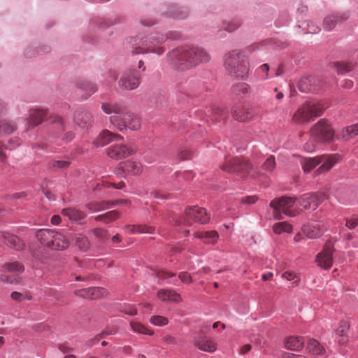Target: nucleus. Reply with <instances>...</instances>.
<instances>
[{
    "label": "nucleus",
    "instance_id": "nucleus-1",
    "mask_svg": "<svg viewBox=\"0 0 358 358\" xmlns=\"http://www.w3.org/2000/svg\"><path fill=\"white\" fill-rule=\"evenodd\" d=\"M101 108L106 114H114L110 117V122L120 131L124 133L127 129L136 131L140 129L141 123L139 117L133 113L125 111L122 106L116 103H103Z\"/></svg>",
    "mask_w": 358,
    "mask_h": 358
},
{
    "label": "nucleus",
    "instance_id": "nucleus-2",
    "mask_svg": "<svg viewBox=\"0 0 358 358\" xmlns=\"http://www.w3.org/2000/svg\"><path fill=\"white\" fill-rule=\"evenodd\" d=\"M170 57L182 69L189 68L201 62L210 60V56L202 48L196 46H185L173 50Z\"/></svg>",
    "mask_w": 358,
    "mask_h": 358
},
{
    "label": "nucleus",
    "instance_id": "nucleus-3",
    "mask_svg": "<svg viewBox=\"0 0 358 358\" xmlns=\"http://www.w3.org/2000/svg\"><path fill=\"white\" fill-rule=\"evenodd\" d=\"M329 107L323 101H308L298 108L292 117V121L296 124L307 123L322 115Z\"/></svg>",
    "mask_w": 358,
    "mask_h": 358
},
{
    "label": "nucleus",
    "instance_id": "nucleus-4",
    "mask_svg": "<svg viewBox=\"0 0 358 358\" xmlns=\"http://www.w3.org/2000/svg\"><path fill=\"white\" fill-rule=\"evenodd\" d=\"M224 67L231 76L238 78L244 79L249 73L248 61L237 50L225 55Z\"/></svg>",
    "mask_w": 358,
    "mask_h": 358
},
{
    "label": "nucleus",
    "instance_id": "nucleus-5",
    "mask_svg": "<svg viewBox=\"0 0 358 358\" xmlns=\"http://www.w3.org/2000/svg\"><path fill=\"white\" fill-rule=\"evenodd\" d=\"M167 36L164 34H156L146 36L140 38L136 43V47L132 50L134 54H144L148 52L162 55L165 51L164 47L161 46L166 39Z\"/></svg>",
    "mask_w": 358,
    "mask_h": 358
},
{
    "label": "nucleus",
    "instance_id": "nucleus-6",
    "mask_svg": "<svg viewBox=\"0 0 358 358\" xmlns=\"http://www.w3.org/2000/svg\"><path fill=\"white\" fill-rule=\"evenodd\" d=\"M296 201L295 198L282 196L280 198L274 199L270 202V207L273 209V215L278 219L282 218V214H285L289 217H294L299 211L292 209V206Z\"/></svg>",
    "mask_w": 358,
    "mask_h": 358
},
{
    "label": "nucleus",
    "instance_id": "nucleus-7",
    "mask_svg": "<svg viewBox=\"0 0 358 358\" xmlns=\"http://www.w3.org/2000/svg\"><path fill=\"white\" fill-rule=\"evenodd\" d=\"M310 136L317 142L331 143L334 140V130L328 120L321 119L312 127Z\"/></svg>",
    "mask_w": 358,
    "mask_h": 358
},
{
    "label": "nucleus",
    "instance_id": "nucleus-8",
    "mask_svg": "<svg viewBox=\"0 0 358 358\" xmlns=\"http://www.w3.org/2000/svg\"><path fill=\"white\" fill-rule=\"evenodd\" d=\"M24 271V266L19 262H7L0 268V281L8 284H18L19 275Z\"/></svg>",
    "mask_w": 358,
    "mask_h": 358
},
{
    "label": "nucleus",
    "instance_id": "nucleus-9",
    "mask_svg": "<svg viewBox=\"0 0 358 358\" xmlns=\"http://www.w3.org/2000/svg\"><path fill=\"white\" fill-rule=\"evenodd\" d=\"M210 220V216L206 210L198 206H193L186 208L185 215L176 222L177 225H190L192 221L201 224H206Z\"/></svg>",
    "mask_w": 358,
    "mask_h": 358
},
{
    "label": "nucleus",
    "instance_id": "nucleus-10",
    "mask_svg": "<svg viewBox=\"0 0 358 358\" xmlns=\"http://www.w3.org/2000/svg\"><path fill=\"white\" fill-rule=\"evenodd\" d=\"M222 169L229 173L248 174L251 177H255L256 176L251 164L248 162H242L238 157L227 159L225 164L222 165Z\"/></svg>",
    "mask_w": 358,
    "mask_h": 358
},
{
    "label": "nucleus",
    "instance_id": "nucleus-11",
    "mask_svg": "<svg viewBox=\"0 0 358 358\" xmlns=\"http://www.w3.org/2000/svg\"><path fill=\"white\" fill-rule=\"evenodd\" d=\"M141 75L136 69H129L123 73L120 80L119 86L127 90L136 89L140 84Z\"/></svg>",
    "mask_w": 358,
    "mask_h": 358
},
{
    "label": "nucleus",
    "instance_id": "nucleus-12",
    "mask_svg": "<svg viewBox=\"0 0 358 358\" xmlns=\"http://www.w3.org/2000/svg\"><path fill=\"white\" fill-rule=\"evenodd\" d=\"M108 156L113 159H121L134 153V148L130 144H115L106 149Z\"/></svg>",
    "mask_w": 358,
    "mask_h": 358
},
{
    "label": "nucleus",
    "instance_id": "nucleus-13",
    "mask_svg": "<svg viewBox=\"0 0 358 358\" xmlns=\"http://www.w3.org/2000/svg\"><path fill=\"white\" fill-rule=\"evenodd\" d=\"M322 201V195L320 194L306 193L298 199V204L303 210H315Z\"/></svg>",
    "mask_w": 358,
    "mask_h": 358
},
{
    "label": "nucleus",
    "instance_id": "nucleus-14",
    "mask_svg": "<svg viewBox=\"0 0 358 358\" xmlns=\"http://www.w3.org/2000/svg\"><path fill=\"white\" fill-rule=\"evenodd\" d=\"M334 250L332 243L331 241L326 243L323 250L316 257V262L320 267L328 269L332 266V253Z\"/></svg>",
    "mask_w": 358,
    "mask_h": 358
},
{
    "label": "nucleus",
    "instance_id": "nucleus-15",
    "mask_svg": "<svg viewBox=\"0 0 358 358\" xmlns=\"http://www.w3.org/2000/svg\"><path fill=\"white\" fill-rule=\"evenodd\" d=\"M106 290L99 287H92L87 289H83L75 291L76 296L88 299H96L106 294Z\"/></svg>",
    "mask_w": 358,
    "mask_h": 358
},
{
    "label": "nucleus",
    "instance_id": "nucleus-16",
    "mask_svg": "<svg viewBox=\"0 0 358 358\" xmlns=\"http://www.w3.org/2000/svg\"><path fill=\"white\" fill-rule=\"evenodd\" d=\"M122 139L123 136H122L121 135L114 134L108 129H105L99 134V136L94 141V144L97 147H103L109 143L110 142L120 141Z\"/></svg>",
    "mask_w": 358,
    "mask_h": 358
},
{
    "label": "nucleus",
    "instance_id": "nucleus-17",
    "mask_svg": "<svg viewBox=\"0 0 358 358\" xmlns=\"http://www.w3.org/2000/svg\"><path fill=\"white\" fill-rule=\"evenodd\" d=\"M0 243H4L16 250H21L24 247V242L17 236L2 231H0Z\"/></svg>",
    "mask_w": 358,
    "mask_h": 358
},
{
    "label": "nucleus",
    "instance_id": "nucleus-18",
    "mask_svg": "<svg viewBox=\"0 0 358 358\" xmlns=\"http://www.w3.org/2000/svg\"><path fill=\"white\" fill-rule=\"evenodd\" d=\"M321 166L315 171L316 174H321L329 171L337 162V156L331 155H322L319 156Z\"/></svg>",
    "mask_w": 358,
    "mask_h": 358
},
{
    "label": "nucleus",
    "instance_id": "nucleus-19",
    "mask_svg": "<svg viewBox=\"0 0 358 358\" xmlns=\"http://www.w3.org/2000/svg\"><path fill=\"white\" fill-rule=\"evenodd\" d=\"M194 345L200 350L208 352H213L217 348V343L214 340L206 336L196 338L195 339Z\"/></svg>",
    "mask_w": 358,
    "mask_h": 358
},
{
    "label": "nucleus",
    "instance_id": "nucleus-20",
    "mask_svg": "<svg viewBox=\"0 0 358 358\" xmlns=\"http://www.w3.org/2000/svg\"><path fill=\"white\" fill-rule=\"evenodd\" d=\"M119 166L123 173L131 176L138 175L143 171V166L140 162L131 160L122 162L120 164Z\"/></svg>",
    "mask_w": 358,
    "mask_h": 358
},
{
    "label": "nucleus",
    "instance_id": "nucleus-21",
    "mask_svg": "<svg viewBox=\"0 0 358 358\" xmlns=\"http://www.w3.org/2000/svg\"><path fill=\"white\" fill-rule=\"evenodd\" d=\"M348 15L346 14L333 13L325 17L323 21V27L327 31L332 30L336 25L346 20Z\"/></svg>",
    "mask_w": 358,
    "mask_h": 358
},
{
    "label": "nucleus",
    "instance_id": "nucleus-22",
    "mask_svg": "<svg viewBox=\"0 0 358 358\" xmlns=\"http://www.w3.org/2000/svg\"><path fill=\"white\" fill-rule=\"evenodd\" d=\"M157 297L162 301L180 303L182 297L179 293L172 289H162L157 292Z\"/></svg>",
    "mask_w": 358,
    "mask_h": 358
},
{
    "label": "nucleus",
    "instance_id": "nucleus-23",
    "mask_svg": "<svg viewBox=\"0 0 358 358\" xmlns=\"http://www.w3.org/2000/svg\"><path fill=\"white\" fill-rule=\"evenodd\" d=\"M55 233L54 229H42L36 232V236L41 244L51 248Z\"/></svg>",
    "mask_w": 358,
    "mask_h": 358
},
{
    "label": "nucleus",
    "instance_id": "nucleus-24",
    "mask_svg": "<svg viewBox=\"0 0 358 358\" xmlns=\"http://www.w3.org/2000/svg\"><path fill=\"white\" fill-rule=\"evenodd\" d=\"M48 112L43 109L33 108L29 110L28 123L35 127L40 124L46 117Z\"/></svg>",
    "mask_w": 358,
    "mask_h": 358
},
{
    "label": "nucleus",
    "instance_id": "nucleus-25",
    "mask_svg": "<svg viewBox=\"0 0 358 358\" xmlns=\"http://www.w3.org/2000/svg\"><path fill=\"white\" fill-rule=\"evenodd\" d=\"M115 203L112 201H92L85 205L86 209L91 213H97L111 208Z\"/></svg>",
    "mask_w": 358,
    "mask_h": 358
},
{
    "label": "nucleus",
    "instance_id": "nucleus-26",
    "mask_svg": "<svg viewBox=\"0 0 358 358\" xmlns=\"http://www.w3.org/2000/svg\"><path fill=\"white\" fill-rule=\"evenodd\" d=\"M76 122L82 128H87L92 125L94 118L90 112L81 110L78 112L76 116Z\"/></svg>",
    "mask_w": 358,
    "mask_h": 358
},
{
    "label": "nucleus",
    "instance_id": "nucleus-27",
    "mask_svg": "<svg viewBox=\"0 0 358 358\" xmlns=\"http://www.w3.org/2000/svg\"><path fill=\"white\" fill-rule=\"evenodd\" d=\"M318 80L314 76L302 78L298 84L299 90L302 92H309L317 90L316 83Z\"/></svg>",
    "mask_w": 358,
    "mask_h": 358
},
{
    "label": "nucleus",
    "instance_id": "nucleus-28",
    "mask_svg": "<svg viewBox=\"0 0 358 358\" xmlns=\"http://www.w3.org/2000/svg\"><path fill=\"white\" fill-rule=\"evenodd\" d=\"M255 116L252 109L249 108H236L233 111V117L235 120L240 122H247L251 120Z\"/></svg>",
    "mask_w": 358,
    "mask_h": 358
},
{
    "label": "nucleus",
    "instance_id": "nucleus-29",
    "mask_svg": "<svg viewBox=\"0 0 358 358\" xmlns=\"http://www.w3.org/2000/svg\"><path fill=\"white\" fill-rule=\"evenodd\" d=\"M194 237L201 239L206 244H215L219 238V234L216 231H197Z\"/></svg>",
    "mask_w": 358,
    "mask_h": 358
},
{
    "label": "nucleus",
    "instance_id": "nucleus-30",
    "mask_svg": "<svg viewBox=\"0 0 358 358\" xmlns=\"http://www.w3.org/2000/svg\"><path fill=\"white\" fill-rule=\"evenodd\" d=\"M51 248L54 250H62L66 249L69 245V239L62 233L55 230L52 240Z\"/></svg>",
    "mask_w": 358,
    "mask_h": 358
},
{
    "label": "nucleus",
    "instance_id": "nucleus-31",
    "mask_svg": "<svg viewBox=\"0 0 358 358\" xmlns=\"http://www.w3.org/2000/svg\"><path fill=\"white\" fill-rule=\"evenodd\" d=\"M64 216L69 218L73 221H80L86 217V214L82 210L76 208H68L62 210V212Z\"/></svg>",
    "mask_w": 358,
    "mask_h": 358
},
{
    "label": "nucleus",
    "instance_id": "nucleus-32",
    "mask_svg": "<svg viewBox=\"0 0 358 358\" xmlns=\"http://www.w3.org/2000/svg\"><path fill=\"white\" fill-rule=\"evenodd\" d=\"M303 231L310 238H317L322 235L320 226L316 222L305 225Z\"/></svg>",
    "mask_w": 358,
    "mask_h": 358
},
{
    "label": "nucleus",
    "instance_id": "nucleus-33",
    "mask_svg": "<svg viewBox=\"0 0 358 358\" xmlns=\"http://www.w3.org/2000/svg\"><path fill=\"white\" fill-rule=\"evenodd\" d=\"M332 68L339 75H343L350 72L354 69L352 62H336L332 64Z\"/></svg>",
    "mask_w": 358,
    "mask_h": 358
},
{
    "label": "nucleus",
    "instance_id": "nucleus-34",
    "mask_svg": "<svg viewBox=\"0 0 358 358\" xmlns=\"http://www.w3.org/2000/svg\"><path fill=\"white\" fill-rule=\"evenodd\" d=\"M303 345V341L297 336H290L287 338L285 343V346L290 350H299Z\"/></svg>",
    "mask_w": 358,
    "mask_h": 358
},
{
    "label": "nucleus",
    "instance_id": "nucleus-35",
    "mask_svg": "<svg viewBox=\"0 0 358 358\" xmlns=\"http://www.w3.org/2000/svg\"><path fill=\"white\" fill-rule=\"evenodd\" d=\"M119 217V213L117 210H110L106 213L99 215L94 217V220L97 222H103L108 224L116 220Z\"/></svg>",
    "mask_w": 358,
    "mask_h": 358
},
{
    "label": "nucleus",
    "instance_id": "nucleus-36",
    "mask_svg": "<svg viewBox=\"0 0 358 358\" xmlns=\"http://www.w3.org/2000/svg\"><path fill=\"white\" fill-rule=\"evenodd\" d=\"M350 328V324L347 321H341L339 323L338 327L336 330V334L341 338L338 340V342L341 344H344L347 342V337L345 335L346 331Z\"/></svg>",
    "mask_w": 358,
    "mask_h": 358
},
{
    "label": "nucleus",
    "instance_id": "nucleus-37",
    "mask_svg": "<svg viewBox=\"0 0 358 358\" xmlns=\"http://www.w3.org/2000/svg\"><path fill=\"white\" fill-rule=\"evenodd\" d=\"M307 349L310 353L319 355L324 352V348L315 339H310L307 343Z\"/></svg>",
    "mask_w": 358,
    "mask_h": 358
},
{
    "label": "nucleus",
    "instance_id": "nucleus-38",
    "mask_svg": "<svg viewBox=\"0 0 358 358\" xmlns=\"http://www.w3.org/2000/svg\"><path fill=\"white\" fill-rule=\"evenodd\" d=\"M358 135V124H355L343 129L341 136L342 138L347 141Z\"/></svg>",
    "mask_w": 358,
    "mask_h": 358
},
{
    "label": "nucleus",
    "instance_id": "nucleus-39",
    "mask_svg": "<svg viewBox=\"0 0 358 358\" xmlns=\"http://www.w3.org/2000/svg\"><path fill=\"white\" fill-rule=\"evenodd\" d=\"M318 164H320L319 156L307 158L302 162V167L306 173L310 172Z\"/></svg>",
    "mask_w": 358,
    "mask_h": 358
},
{
    "label": "nucleus",
    "instance_id": "nucleus-40",
    "mask_svg": "<svg viewBox=\"0 0 358 358\" xmlns=\"http://www.w3.org/2000/svg\"><path fill=\"white\" fill-rule=\"evenodd\" d=\"M74 239L80 250L86 251L90 248V243L87 236L82 234L74 235Z\"/></svg>",
    "mask_w": 358,
    "mask_h": 358
},
{
    "label": "nucleus",
    "instance_id": "nucleus-41",
    "mask_svg": "<svg viewBox=\"0 0 358 358\" xmlns=\"http://www.w3.org/2000/svg\"><path fill=\"white\" fill-rule=\"evenodd\" d=\"M273 230L276 234L290 233L292 231V227L287 222H278L273 225Z\"/></svg>",
    "mask_w": 358,
    "mask_h": 358
},
{
    "label": "nucleus",
    "instance_id": "nucleus-42",
    "mask_svg": "<svg viewBox=\"0 0 358 358\" xmlns=\"http://www.w3.org/2000/svg\"><path fill=\"white\" fill-rule=\"evenodd\" d=\"M233 93L237 96H243L249 93L250 87L247 83H241L233 86Z\"/></svg>",
    "mask_w": 358,
    "mask_h": 358
},
{
    "label": "nucleus",
    "instance_id": "nucleus-43",
    "mask_svg": "<svg viewBox=\"0 0 358 358\" xmlns=\"http://www.w3.org/2000/svg\"><path fill=\"white\" fill-rule=\"evenodd\" d=\"M131 327L132 330L138 334H143L148 335H152L153 334L152 331L148 329L143 324L137 322H131L130 323Z\"/></svg>",
    "mask_w": 358,
    "mask_h": 358
},
{
    "label": "nucleus",
    "instance_id": "nucleus-44",
    "mask_svg": "<svg viewBox=\"0 0 358 358\" xmlns=\"http://www.w3.org/2000/svg\"><path fill=\"white\" fill-rule=\"evenodd\" d=\"M70 162L66 160H55L52 161L49 164L50 169L59 171L64 170L69 167Z\"/></svg>",
    "mask_w": 358,
    "mask_h": 358
},
{
    "label": "nucleus",
    "instance_id": "nucleus-45",
    "mask_svg": "<svg viewBox=\"0 0 358 358\" xmlns=\"http://www.w3.org/2000/svg\"><path fill=\"white\" fill-rule=\"evenodd\" d=\"M78 87L84 90L87 93L85 99L95 93L97 90L96 87L90 82H83L78 84Z\"/></svg>",
    "mask_w": 358,
    "mask_h": 358
},
{
    "label": "nucleus",
    "instance_id": "nucleus-46",
    "mask_svg": "<svg viewBox=\"0 0 358 358\" xmlns=\"http://www.w3.org/2000/svg\"><path fill=\"white\" fill-rule=\"evenodd\" d=\"M91 232L94 235L96 238H97L101 242H104L109 237L108 231L103 228L92 229L91 230Z\"/></svg>",
    "mask_w": 358,
    "mask_h": 358
},
{
    "label": "nucleus",
    "instance_id": "nucleus-47",
    "mask_svg": "<svg viewBox=\"0 0 358 358\" xmlns=\"http://www.w3.org/2000/svg\"><path fill=\"white\" fill-rule=\"evenodd\" d=\"M241 26V22L238 20H231L228 22H224L222 24V28L229 31L232 32L236 30Z\"/></svg>",
    "mask_w": 358,
    "mask_h": 358
},
{
    "label": "nucleus",
    "instance_id": "nucleus-48",
    "mask_svg": "<svg viewBox=\"0 0 358 358\" xmlns=\"http://www.w3.org/2000/svg\"><path fill=\"white\" fill-rule=\"evenodd\" d=\"M14 129V126L10 122L5 120L0 121V135L10 134Z\"/></svg>",
    "mask_w": 358,
    "mask_h": 358
},
{
    "label": "nucleus",
    "instance_id": "nucleus-49",
    "mask_svg": "<svg viewBox=\"0 0 358 358\" xmlns=\"http://www.w3.org/2000/svg\"><path fill=\"white\" fill-rule=\"evenodd\" d=\"M11 298L14 301H21L23 300H31L32 299V296L29 292H13L10 295Z\"/></svg>",
    "mask_w": 358,
    "mask_h": 358
},
{
    "label": "nucleus",
    "instance_id": "nucleus-50",
    "mask_svg": "<svg viewBox=\"0 0 358 358\" xmlns=\"http://www.w3.org/2000/svg\"><path fill=\"white\" fill-rule=\"evenodd\" d=\"M275 167V160L273 156H270L266 159L265 162L262 165L264 170L271 172Z\"/></svg>",
    "mask_w": 358,
    "mask_h": 358
},
{
    "label": "nucleus",
    "instance_id": "nucleus-51",
    "mask_svg": "<svg viewBox=\"0 0 358 358\" xmlns=\"http://www.w3.org/2000/svg\"><path fill=\"white\" fill-rule=\"evenodd\" d=\"M150 321L152 324L156 326H164L168 323V319L160 315L151 317Z\"/></svg>",
    "mask_w": 358,
    "mask_h": 358
},
{
    "label": "nucleus",
    "instance_id": "nucleus-52",
    "mask_svg": "<svg viewBox=\"0 0 358 358\" xmlns=\"http://www.w3.org/2000/svg\"><path fill=\"white\" fill-rule=\"evenodd\" d=\"M155 227L146 224H138L137 233L138 234H152L154 233Z\"/></svg>",
    "mask_w": 358,
    "mask_h": 358
},
{
    "label": "nucleus",
    "instance_id": "nucleus-53",
    "mask_svg": "<svg viewBox=\"0 0 358 358\" xmlns=\"http://www.w3.org/2000/svg\"><path fill=\"white\" fill-rule=\"evenodd\" d=\"M358 225V216L353 217L352 218H347L345 227L349 229H353Z\"/></svg>",
    "mask_w": 358,
    "mask_h": 358
},
{
    "label": "nucleus",
    "instance_id": "nucleus-54",
    "mask_svg": "<svg viewBox=\"0 0 358 358\" xmlns=\"http://www.w3.org/2000/svg\"><path fill=\"white\" fill-rule=\"evenodd\" d=\"M282 278L287 279V280H294V282H298L299 278L296 275V273L291 271H286L282 274Z\"/></svg>",
    "mask_w": 358,
    "mask_h": 358
},
{
    "label": "nucleus",
    "instance_id": "nucleus-55",
    "mask_svg": "<svg viewBox=\"0 0 358 358\" xmlns=\"http://www.w3.org/2000/svg\"><path fill=\"white\" fill-rule=\"evenodd\" d=\"M179 279L185 283H191L193 280L192 276L187 272H180L178 274Z\"/></svg>",
    "mask_w": 358,
    "mask_h": 358
},
{
    "label": "nucleus",
    "instance_id": "nucleus-56",
    "mask_svg": "<svg viewBox=\"0 0 358 358\" xmlns=\"http://www.w3.org/2000/svg\"><path fill=\"white\" fill-rule=\"evenodd\" d=\"M106 78L110 81H115L118 78V72L115 69H109L106 74Z\"/></svg>",
    "mask_w": 358,
    "mask_h": 358
},
{
    "label": "nucleus",
    "instance_id": "nucleus-57",
    "mask_svg": "<svg viewBox=\"0 0 358 358\" xmlns=\"http://www.w3.org/2000/svg\"><path fill=\"white\" fill-rule=\"evenodd\" d=\"M157 275L159 279L164 280L168 278L174 277L176 275L173 273H170L168 271H160L157 272Z\"/></svg>",
    "mask_w": 358,
    "mask_h": 358
},
{
    "label": "nucleus",
    "instance_id": "nucleus-58",
    "mask_svg": "<svg viewBox=\"0 0 358 358\" xmlns=\"http://www.w3.org/2000/svg\"><path fill=\"white\" fill-rule=\"evenodd\" d=\"M178 157L181 159H188L192 157V152L187 149L182 150L178 153Z\"/></svg>",
    "mask_w": 358,
    "mask_h": 358
},
{
    "label": "nucleus",
    "instance_id": "nucleus-59",
    "mask_svg": "<svg viewBox=\"0 0 358 358\" xmlns=\"http://www.w3.org/2000/svg\"><path fill=\"white\" fill-rule=\"evenodd\" d=\"M258 200V198L257 196H248L243 197L241 199V201L245 203L248 204H253Z\"/></svg>",
    "mask_w": 358,
    "mask_h": 358
},
{
    "label": "nucleus",
    "instance_id": "nucleus-60",
    "mask_svg": "<svg viewBox=\"0 0 358 358\" xmlns=\"http://www.w3.org/2000/svg\"><path fill=\"white\" fill-rule=\"evenodd\" d=\"M350 62H352L354 67L358 64V49L351 52L350 56Z\"/></svg>",
    "mask_w": 358,
    "mask_h": 358
},
{
    "label": "nucleus",
    "instance_id": "nucleus-61",
    "mask_svg": "<svg viewBox=\"0 0 358 358\" xmlns=\"http://www.w3.org/2000/svg\"><path fill=\"white\" fill-rule=\"evenodd\" d=\"M354 83L352 80L345 79L341 83V87L346 90H350L353 87Z\"/></svg>",
    "mask_w": 358,
    "mask_h": 358
},
{
    "label": "nucleus",
    "instance_id": "nucleus-62",
    "mask_svg": "<svg viewBox=\"0 0 358 358\" xmlns=\"http://www.w3.org/2000/svg\"><path fill=\"white\" fill-rule=\"evenodd\" d=\"M54 124L57 127L58 129L60 131L64 130V123L61 117H57L54 121Z\"/></svg>",
    "mask_w": 358,
    "mask_h": 358
},
{
    "label": "nucleus",
    "instance_id": "nucleus-63",
    "mask_svg": "<svg viewBox=\"0 0 358 358\" xmlns=\"http://www.w3.org/2000/svg\"><path fill=\"white\" fill-rule=\"evenodd\" d=\"M19 145H20L19 139H17V138L10 139L8 141V148L13 149L16 146H18Z\"/></svg>",
    "mask_w": 358,
    "mask_h": 358
},
{
    "label": "nucleus",
    "instance_id": "nucleus-64",
    "mask_svg": "<svg viewBox=\"0 0 358 358\" xmlns=\"http://www.w3.org/2000/svg\"><path fill=\"white\" fill-rule=\"evenodd\" d=\"M282 358H306L304 356L299 355H294L289 352H284L282 354Z\"/></svg>",
    "mask_w": 358,
    "mask_h": 358
}]
</instances>
